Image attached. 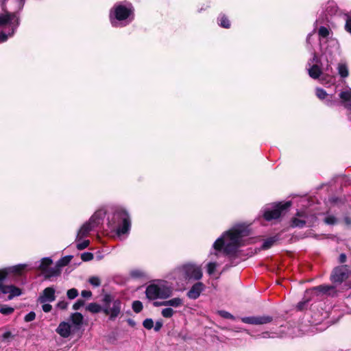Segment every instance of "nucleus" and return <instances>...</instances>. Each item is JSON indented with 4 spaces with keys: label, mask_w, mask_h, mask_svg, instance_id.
Wrapping results in <instances>:
<instances>
[{
    "label": "nucleus",
    "mask_w": 351,
    "mask_h": 351,
    "mask_svg": "<svg viewBox=\"0 0 351 351\" xmlns=\"http://www.w3.org/2000/svg\"><path fill=\"white\" fill-rule=\"evenodd\" d=\"M175 311L171 308H165L162 310L161 315L165 318H171L174 315Z\"/></svg>",
    "instance_id": "obj_28"
},
{
    "label": "nucleus",
    "mask_w": 351,
    "mask_h": 351,
    "mask_svg": "<svg viewBox=\"0 0 351 351\" xmlns=\"http://www.w3.org/2000/svg\"><path fill=\"white\" fill-rule=\"evenodd\" d=\"M143 326L148 330L152 329L154 327V322L151 318L145 319L143 322Z\"/></svg>",
    "instance_id": "obj_37"
},
{
    "label": "nucleus",
    "mask_w": 351,
    "mask_h": 351,
    "mask_svg": "<svg viewBox=\"0 0 351 351\" xmlns=\"http://www.w3.org/2000/svg\"><path fill=\"white\" fill-rule=\"evenodd\" d=\"M56 290L53 287L45 288L38 298L40 303L51 302L56 300Z\"/></svg>",
    "instance_id": "obj_13"
},
{
    "label": "nucleus",
    "mask_w": 351,
    "mask_h": 351,
    "mask_svg": "<svg viewBox=\"0 0 351 351\" xmlns=\"http://www.w3.org/2000/svg\"><path fill=\"white\" fill-rule=\"evenodd\" d=\"M324 221L327 224L333 225L337 223V219L332 215H328L325 218Z\"/></svg>",
    "instance_id": "obj_39"
},
{
    "label": "nucleus",
    "mask_w": 351,
    "mask_h": 351,
    "mask_svg": "<svg viewBox=\"0 0 351 351\" xmlns=\"http://www.w3.org/2000/svg\"><path fill=\"white\" fill-rule=\"evenodd\" d=\"M278 236L269 237L264 241L262 245V249L267 250L274 245V243L278 240Z\"/></svg>",
    "instance_id": "obj_24"
},
{
    "label": "nucleus",
    "mask_w": 351,
    "mask_h": 351,
    "mask_svg": "<svg viewBox=\"0 0 351 351\" xmlns=\"http://www.w3.org/2000/svg\"><path fill=\"white\" fill-rule=\"evenodd\" d=\"M204 289V285L201 282H197L191 287L187 292L186 295L189 299L196 300L199 297Z\"/></svg>",
    "instance_id": "obj_16"
},
{
    "label": "nucleus",
    "mask_w": 351,
    "mask_h": 351,
    "mask_svg": "<svg viewBox=\"0 0 351 351\" xmlns=\"http://www.w3.org/2000/svg\"><path fill=\"white\" fill-rule=\"evenodd\" d=\"M42 304H43L42 309L44 312L49 313L51 311L52 306L51 304H46V303H42Z\"/></svg>",
    "instance_id": "obj_45"
},
{
    "label": "nucleus",
    "mask_w": 351,
    "mask_h": 351,
    "mask_svg": "<svg viewBox=\"0 0 351 351\" xmlns=\"http://www.w3.org/2000/svg\"><path fill=\"white\" fill-rule=\"evenodd\" d=\"M316 96L321 100H324V102L328 106H332L334 104L332 100V95H328L324 89L317 88L315 90Z\"/></svg>",
    "instance_id": "obj_20"
},
{
    "label": "nucleus",
    "mask_w": 351,
    "mask_h": 351,
    "mask_svg": "<svg viewBox=\"0 0 351 351\" xmlns=\"http://www.w3.org/2000/svg\"><path fill=\"white\" fill-rule=\"evenodd\" d=\"M344 220L346 223L348 225L351 224V219H350L349 217H345Z\"/></svg>",
    "instance_id": "obj_54"
},
{
    "label": "nucleus",
    "mask_w": 351,
    "mask_h": 351,
    "mask_svg": "<svg viewBox=\"0 0 351 351\" xmlns=\"http://www.w3.org/2000/svg\"><path fill=\"white\" fill-rule=\"evenodd\" d=\"M311 36H312V34H309L308 35L307 38H306V41H307L308 43H309V42H310V38H311Z\"/></svg>",
    "instance_id": "obj_56"
},
{
    "label": "nucleus",
    "mask_w": 351,
    "mask_h": 351,
    "mask_svg": "<svg viewBox=\"0 0 351 351\" xmlns=\"http://www.w3.org/2000/svg\"><path fill=\"white\" fill-rule=\"evenodd\" d=\"M66 295L70 300H73L78 295V291L75 288L69 289L67 291Z\"/></svg>",
    "instance_id": "obj_34"
},
{
    "label": "nucleus",
    "mask_w": 351,
    "mask_h": 351,
    "mask_svg": "<svg viewBox=\"0 0 351 351\" xmlns=\"http://www.w3.org/2000/svg\"><path fill=\"white\" fill-rule=\"evenodd\" d=\"M241 321L245 324L254 325L255 316L242 317Z\"/></svg>",
    "instance_id": "obj_40"
},
{
    "label": "nucleus",
    "mask_w": 351,
    "mask_h": 351,
    "mask_svg": "<svg viewBox=\"0 0 351 351\" xmlns=\"http://www.w3.org/2000/svg\"><path fill=\"white\" fill-rule=\"evenodd\" d=\"M219 314L224 318L226 319H234V316L230 314V313L225 311H221L219 312Z\"/></svg>",
    "instance_id": "obj_44"
},
{
    "label": "nucleus",
    "mask_w": 351,
    "mask_h": 351,
    "mask_svg": "<svg viewBox=\"0 0 351 351\" xmlns=\"http://www.w3.org/2000/svg\"><path fill=\"white\" fill-rule=\"evenodd\" d=\"M134 10L130 3H117L111 8L109 14L113 27H123L130 23L134 18Z\"/></svg>",
    "instance_id": "obj_4"
},
{
    "label": "nucleus",
    "mask_w": 351,
    "mask_h": 351,
    "mask_svg": "<svg viewBox=\"0 0 351 351\" xmlns=\"http://www.w3.org/2000/svg\"><path fill=\"white\" fill-rule=\"evenodd\" d=\"M163 302H154V305L155 306H164V304H162Z\"/></svg>",
    "instance_id": "obj_53"
},
{
    "label": "nucleus",
    "mask_w": 351,
    "mask_h": 351,
    "mask_svg": "<svg viewBox=\"0 0 351 351\" xmlns=\"http://www.w3.org/2000/svg\"><path fill=\"white\" fill-rule=\"evenodd\" d=\"M339 97L343 106L351 110V88H348L341 92Z\"/></svg>",
    "instance_id": "obj_19"
},
{
    "label": "nucleus",
    "mask_w": 351,
    "mask_h": 351,
    "mask_svg": "<svg viewBox=\"0 0 351 351\" xmlns=\"http://www.w3.org/2000/svg\"><path fill=\"white\" fill-rule=\"evenodd\" d=\"M301 306H302V304H301V303H300V304H298V308H299V309H301V308H302Z\"/></svg>",
    "instance_id": "obj_60"
},
{
    "label": "nucleus",
    "mask_w": 351,
    "mask_h": 351,
    "mask_svg": "<svg viewBox=\"0 0 351 351\" xmlns=\"http://www.w3.org/2000/svg\"><path fill=\"white\" fill-rule=\"evenodd\" d=\"M132 309L135 313H140L143 309V304L139 300H136L132 302Z\"/></svg>",
    "instance_id": "obj_30"
},
{
    "label": "nucleus",
    "mask_w": 351,
    "mask_h": 351,
    "mask_svg": "<svg viewBox=\"0 0 351 351\" xmlns=\"http://www.w3.org/2000/svg\"><path fill=\"white\" fill-rule=\"evenodd\" d=\"M89 245V241L88 240H84L82 242L78 243L77 244V248L79 250H82L85 248H86Z\"/></svg>",
    "instance_id": "obj_41"
},
{
    "label": "nucleus",
    "mask_w": 351,
    "mask_h": 351,
    "mask_svg": "<svg viewBox=\"0 0 351 351\" xmlns=\"http://www.w3.org/2000/svg\"><path fill=\"white\" fill-rule=\"evenodd\" d=\"M290 206V202L267 205L262 210L263 217L267 221L278 219L286 213Z\"/></svg>",
    "instance_id": "obj_9"
},
{
    "label": "nucleus",
    "mask_w": 351,
    "mask_h": 351,
    "mask_svg": "<svg viewBox=\"0 0 351 351\" xmlns=\"http://www.w3.org/2000/svg\"><path fill=\"white\" fill-rule=\"evenodd\" d=\"M162 325L163 323L162 321H157L153 328H154L155 331H159L162 327Z\"/></svg>",
    "instance_id": "obj_48"
},
{
    "label": "nucleus",
    "mask_w": 351,
    "mask_h": 351,
    "mask_svg": "<svg viewBox=\"0 0 351 351\" xmlns=\"http://www.w3.org/2000/svg\"><path fill=\"white\" fill-rule=\"evenodd\" d=\"M339 54V45L337 40H330L326 47L322 44V55L319 58L316 54L309 59L306 64V70L313 79H318L322 72L332 69L331 65Z\"/></svg>",
    "instance_id": "obj_1"
},
{
    "label": "nucleus",
    "mask_w": 351,
    "mask_h": 351,
    "mask_svg": "<svg viewBox=\"0 0 351 351\" xmlns=\"http://www.w3.org/2000/svg\"><path fill=\"white\" fill-rule=\"evenodd\" d=\"M51 264L52 260L50 258H43L40 260L37 268L45 274L47 278L56 276L59 274L60 271L56 268H49Z\"/></svg>",
    "instance_id": "obj_11"
},
{
    "label": "nucleus",
    "mask_w": 351,
    "mask_h": 351,
    "mask_svg": "<svg viewBox=\"0 0 351 351\" xmlns=\"http://www.w3.org/2000/svg\"><path fill=\"white\" fill-rule=\"evenodd\" d=\"M321 81H322V83L324 84V79L323 78L321 79Z\"/></svg>",
    "instance_id": "obj_62"
},
{
    "label": "nucleus",
    "mask_w": 351,
    "mask_h": 351,
    "mask_svg": "<svg viewBox=\"0 0 351 351\" xmlns=\"http://www.w3.org/2000/svg\"><path fill=\"white\" fill-rule=\"evenodd\" d=\"M14 311V308L12 307L8 306L7 305H3L0 307V313L3 315H10Z\"/></svg>",
    "instance_id": "obj_33"
},
{
    "label": "nucleus",
    "mask_w": 351,
    "mask_h": 351,
    "mask_svg": "<svg viewBox=\"0 0 351 351\" xmlns=\"http://www.w3.org/2000/svg\"><path fill=\"white\" fill-rule=\"evenodd\" d=\"M114 223L117 224V234L119 237L128 234L130 230L131 221L129 213L122 208H117L113 215Z\"/></svg>",
    "instance_id": "obj_8"
},
{
    "label": "nucleus",
    "mask_w": 351,
    "mask_h": 351,
    "mask_svg": "<svg viewBox=\"0 0 351 351\" xmlns=\"http://www.w3.org/2000/svg\"><path fill=\"white\" fill-rule=\"evenodd\" d=\"M184 301L179 297L173 298L168 300L163 301L162 304L165 306H172L174 308H178L183 305Z\"/></svg>",
    "instance_id": "obj_21"
},
{
    "label": "nucleus",
    "mask_w": 351,
    "mask_h": 351,
    "mask_svg": "<svg viewBox=\"0 0 351 351\" xmlns=\"http://www.w3.org/2000/svg\"><path fill=\"white\" fill-rule=\"evenodd\" d=\"M12 337V333L10 331H7L2 335L1 338L3 340H7Z\"/></svg>",
    "instance_id": "obj_49"
},
{
    "label": "nucleus",
    "mask_w": 351,
    "mask_h": 351,
    "mask_svg": "<svg viewBox=\"0 0 351 351\" xmlns=\"http://www.w3.org/2000/svg\"><path fill=\"white\" fill-rule=\"evenodd\" d=\"M348 277V268L347 265H341L336 267L332 274L331 280L333 282L341 283Z\"/></svg>",
    "instance_id": "obj_12"
},
{
    "label": "nucleus",
    "mask_w": 351,
    "mask_h": 351,
    "mask_svg": "<svg viewBox=\"0 0 351 351\" xmlns=\"http://www.w3.org/2000/svg\"><path fill=\"white\" fill-rule=\"evenodd\" d=\"M339 261L340 263H344L346 261V256L345 254H341L339 256Z\"/></svg>",
    "instance_id": "obj_52"
},
{
    "label": "nucleus",
    "mask_w": 351,
    "mask_h": 351,
    "mask_svg": "<svg viewBox=\"0 0 351 351\" xmlns=\"http://www.w3.org/2000/svg\"><path fill=\"white\" fill-rule=\"evenodd\" d=\"M27 267V265L25 264H19V265H15L13 267H12V271L14 272V273H16V274H20L21 272V271H23V269H25Z\"/></svg>",
    "instance_id": "obj_36"
},
{
    "label": "nucleus",
    "mask_w": 351,
    "mask_h": 351,
    "mask_svg": "<svg viewBox=\"0 0 351 351\" xmlns=\"http://www.w3.org/2000/svg\"><path fill=\"white\" fill-rule=\"evenodd\" d=\"M102 308H103V306H101V305H99L95 302L90 303L86 306V310L93 313H98L102 311Z\"/></svg>",
    "instance_id": "obj_25"
},
{
    "label": "nucleus",
    "mask_w": 351,
    "mask_h": 351,
    "mask_svg": "<svg viewBox=\"0 0 351 351\" xmlns=\"http://www.w3.org/2000/svg\"><path fill=\"white\" fill-rule=\"evenodd\" d=\"M35 317H36L35 313L33 311H31L25 316L24 319L25 322H29L33 321L35 319Z\"/></svg>",
    "instance_id": "obj_42"
},
{
    "label": "nucleus",
    "mask_w": 351,
    "mask_h": 351,
    "mask_svg": "<svg viewBox=\"0 0 351 351\" xmlns=\"http://www.w3.org/2000/svg\"><path fill=\"white\" fill-rule=\"evenodd\" d=\"M219 24L220 26L224 28H229L230 23L229 20L224 15H221L219 19Z\"/></svg>",
    "instance_id": "obj_27"
},
{
    "label": "nucleus",
    "mask_w": 351,
    "mask_h": 351,
    "mask_svg": "<svg viewBox=\"0 0 351 351\" xmlns=\"http://www.w3.org/2000/svg\"><path fill=\"white\" fill-rule=\"evenodd\" d=\"M306 223V221L303 219H300L298 218H293L292 220V226L293 227H303Z\"/></svg>",
    "instance_id": "obj_31"
},
{
    "label": "nucleus",
    "mask_w": 351,
    "mask_h": 351,
    "mask_svg": "<svg viewBox=\"0 0 351 351\" xmlns=\"http://www.w3.org/2000/svg\"><path fill=\"white\" fill-rule=\"evenodd\" d=\"M71 321L72 322L79 326H80L82 324V322H83V316L81 313H73L71 316Z\"/></svg>",
    "instance_id": "obj_26"
},
{
    "label": "nucleus",
    "mask_w": 351,
    "mask_h": 351,
    "mask_svg": "<svg viewBox=\"0 0 351 351\" xmlns=\"http://www.w3.org/2000/svg\"><path fill=\"white\" fill-rule=\"evenodd\" d=\"M248 231L243 225H237L225 232L213 245L215 252L210 256H218L221 252L228 256L235 254L238 248L242 245V238L247 236Z\"/></svg>",
    "instance_id": "obj_2"
},
{
    "label": "nucleus",
    "mask_w": 351,
    "mask_h": 351,
    "mask_svg": "<svg viewBox=\"0 0 351 351\" xmlns=\"http://www.w3.org/2000/svg\"><path fill=\"white\" fill-rule=\"evenodd\" d=\"M203 273L200 265L195 263H186L176 267L170 274L169 279L175 280H199Z\"/></svg>",
    "instance_id": "obj_5"
},
{
    "label": "nucleus",
    "mask_w": 351,
    "mask_h": 351,
    "mask_svg": "<svg viewBox=\"0 0 351 351\" xmlns=\"http://www.w3.org/2000/svg\"><path fill=\"white\" fill-rule=\"evenodd\" d=\"M68 303L65 301H60L58 302L57 307L60 309H66L67 308Z\"/></svg>",
    "instance_id": "obj_46"
},
{
    "label": "nucleus",
    "mask_w": 351,
    "mask_h": 351,
    "mask_svg": "<svg viewBox=\"0 0 351 351\" xmlns=\"http://www.w3.org/2000/svg\"><path fill=\"white\" fill-rule=\"evenodd\" d=\"M310 291L314 292L317 295H335L336 294L335 287L332 285H326L315 287L312 289H311Z\"/></svg>",
    "instance_id": "obj_14"
},
{
    "label": "nucleus",
    "mask_w": 351,
    "mask_h": 351,
    "mask_svg": "<svg viewBox=\"0 0 351 351\" xmlns=\"http://www.w3.org/2000/svg\"><path fill=\"white\" fill-rule=\"evenodd\" d=\"M274 337V336L269 335L268 332L263 333V337H264V338H266V337Z\"/></svg>",
    "instance_id": "obj_55"
},
{
    "label": "nucleus",
    "mask_w": 351,
    "mask_h": 351,
    "mask_svg": "<svg viewBox=\"0 0 351 351\" xmlns=\"http://www.w3.org/2000/svg\"><path fill=\"white\" fill-rule=\"evenodd\" d=\"M128 322H129L130 324L134 325V322L132 320L129 319Z\"/></svg>",
    "instance_id": "obj_58"
},
{
    "label": "nucleus",
    "mask_w": 351,
    "mask_h": 351,
    "mask_svg": "<svg viewBox=\"0 0 351 351\" xmlns=\"http://www.w3.org/2000/svg\"><path fill=\"white\" fill-rule=\"evenodd\" d=\"M329 4H331V6H332V7H333V5H334V3H333V2L329 3ZM334 9H335V11H336V8H335V6H334Z\"/></svg>",
    "instance_id": "obj_59"
},
{
    "label": "nucleus",
    "mask_w": 351,
    "mask_h": 351,
    "mask_svg": "<svg viewBox=\"0 0 351 351\" xmlns=\"http://www.w3.org/2000/svg\"><path fill=\"white\" fill-rule=\"evenodd\" d=\"M93 254L90 252H84L81 255V258L84 261H89L93 258Z\"/></svg>",
    "instance_id": "obj_38"
},
{
    "label": "nucleus",
    "mask_w": 351,
    "mask_h": 351,
    "mask_svg": "<svg viewBox=\"0 0 351 351\" xmlns=\"http://www.w3.org/2000/svg\"><path fill=\"white\" fill-rule=\"evenodd\" d=\"M218 264L215 262H209L206 265L207 272L209 275L214 274Z\"/></svg>",
    "instance_id": "obj_29"
},
{
    "label": "nucleus",
    "mask_w": 351,
    "mask_h": 351,
    "mask_svg": "<svg viewBox=\"0 0 351 351\" xmlns=\"http://www.w3.org/2000/svg\"><path fill=\"white\" fill-rule=\"evenodd\" d=\"M172 293V287L162 281L152 283L145 289V295L149 300H165L170 298Z\"/></svg>",
    "instance_id": "obj_6"
},
{
    "label": "nucleus",
    "mask_w": 351,
    "mask_h": 351,
    "mask_svg": "<svg viewBox=\"0 0 351 351\" xmlns=\"http://www.w3.org/2000/svg\"><path fill=\"white\" fill-rule=\"evenodd\" d=\"M330 34V30L324 26H322L318 29V35L319 37V41H320V47H322V44L324 45V48L326 47L328 41L330 40H335L334 38H329V36Z\"/></svg>",
    "instance_id": "obj_17"
},
{
    "label": "nucleus",
    "mask_w": 351,
    "mask_h": 351,
    "mask_svg": "<svg viewBox=\"0 0 351 351\" xmlns=\"http://www.w3.org/2000/svg\"><path fill=\"white\" fill-rule=\"evenodd\" d=\"M7 293H9L8 298L10 300L14 297L19 296L21 294V291L14 285H4L0 283V294Z\"/></svg>",
    "instance_id": "obj_15"
},
{
    "label": "nucleus",
    "mask_w": 351,
    "mask_h": 351,
    "mask_svg": "<svg viewBox=\"0 0 351 351\" xmlns=\"http://www.w3.org/2000/svg\"><path fill=\"white\" fill-rule=\"evenodd\" d=\"M272 321V317L268 315L255 316L254 325L266 324Z\"/></svg>",
    "instance_id": "obj_22"
},
{
    "label": "nucleus",
    "mask_w": 351,
    "mask_h": 351,
    "mask_svg": "<svg viewBox=\"0 0 351 351\" xmlns=\"http://www.w3.org/2000/svg\"><path fill=\"white\" fill-rule=\"evenodd\" d=\"M81 295L84 298H90L92 295V293L90 291L84 290L82 291Z\"/></svg>",
    "instance_id": "obj_50"
},
{
    "label": "nucleus",
    "mask_w": 351,
    "mask_h": 351,
    "mask_svg": "<svg viewBox=\"0 0 351 351\" xmlns=\"http://www.w3.org/2000/svg\"><path fill=\"white\" fill-rule=\"evenodd\" d=\"M134 275H135V276H140L138 274H134Z\"/></svg>",
    "instance_id": "obj_61"
},
{
    "label": "nucleus",
    "mask_w": 351,
    "mask_h": 351,
    "mask_svg": "<svg viewBox=\"0 0 351 351\" xmlns=\"http://www.w3.org/2000/svg\"><path fill=\"white\" fill-rule=\"evenodd\" d=\"M88 282L93 287H97L101 285L100 279L97 276H92L89 278Z\"/></svg>",
    "instance_id": "obj_35"
},
{
    "label": "nucleus",
    "mask_w": 351,
    "mask_h": 351,
    "mask_svg": "<svg viewBox=\"0 0 351 351\" xmlns=\"http://www.w3.org/2000/svg\"><path fill=\"white\" fill-rule=\"evenodd\" d=\"M102 312L108 315L110 320H114L121 313L122 302L118 298H114L110 294H106L103 298Z\"/></svg>",
    "instance_id": "obj_7"
},
{
    "label": "nucleus",
    "mask_w": 351,
    "mask_h": 351,
    "mask_svg": "<svg viewBox=\"0 0 351 351\" xmlns=\"http://www.w3.org/2000/svg\"><path fill=\"white\" fill-rule=\"evenodd\" d=\"M71 326L69 323L62 322L56 328V332L63 338H67L71 335Z\"/></svg>",
    "instance_id": "obj_18"
},
{
    "label": "nucleus",
    "mask_w": 351,
    "mask_h": 351,
    "mask_svg": "<svg viewBox=\"0 0 351 351\" xmlns=\"http://www.w3.org/2000/svg\"><path fill=\"white\" fill-rule=\"evenodd\" d=\"M346 29L348 32L351 34V16L348 17L346 23Z\"/></svg>",
    "instance_id": "obj_47"
},
{
    "label": "nucleus",
    "mask_w": 351,
    "mask_h": 351,
    "mask_svg": "<svg viewBox=\"0 0 351 351\" xmlns=\"http://www.w3.org/2000/svg\"><path fill=\"white\" fill-rule=\"evenodd\" d=\"M0 3L5 12L0 14V27L3 28L0 32V43H3L13 36L19 27L20 20L18 12L22 10L24 3L23 0H7L8 5L2 0Z\"/></svg>",
    "instance_id": "obj_3"
},
{
    "label": "nucleus",
    "mask_w": 351,
    "mask_h": 351,
    "mask_svg": "<svg viewBox=\"0 0 351 351\" xmlns=\"http://www.w3.org/2000/svg\"><path fill=\"white\" fill-rule=\"evenodd\" d=\"M7 273L5 271H0V283L6 278Z\"/></svg>",
    "instance_id": "obj_51"
},
{
    "label": "nucleus",
    "mask_w": 351,
    "mask_h": 351,
    "mask_svg": "<svg viewBox=\"0 0 351 351\" xmlns=\"http://www.w3.org/2000/svg\"><path fill=\"white\" fill-rule=\"evenodd\" d=\"M338 73L341 77H347L349 75V70L346 63H339L337 66Z\"/></svg>",
    "instance_id": "obj_23"
},
{
    "label": "nucleus",
    "mask_w": 351,
    "mask_h": 351,
    "mask_svg": "<svg viewBox=\"0 0 351 351\" xmlns=\"http://www.w3.org/2000/svg\"><path fill=\"white\" fill-rule=\"evenodd\" d=\"M104 214L101 212L95 213L88 220L84 223L78 230L76 240L80 241L83 237H86L88 233L96 226H97L103 219Z\"/></svg>",
    "instance_id": "obj_10"
},
{
    "label": "nucleus",
    "mask_w": 351,
    "mask_h": 351,
    "mask_svg": "<svg viewBox=\"0 0 351 351\" xmlns=\"http://www.w3.org/2000/svg\"><path fill=\"white\" fill-rule=\"evenodd\" d=\"M72 258L71 256H67L62 258L60 259L58 262V265L60 267H63L69 264V263L71 261Z\"/></svg>",
    "instance_id": "obj_32"
},
{
    "label": "nucleus",
    "mask_w": 351,
    "mask_h": 351,
    "mask_svg": "<svg viewBox=\"0 0 351 351\" xmlns=\"http://www.w3.org/2000/svg\"><path fill=\"white\" fill-rule=\"evenodd\" d=\"M84 305V301L83 300H78L73 305V308L74 310H78Z\"/></svg>",
    "instance_id": "obj_43"
},
{
    "label": "nucleus",
    "mask_w": 351,
    "mask_h": 351,
    "mask_svg": "<svg viewBox=\"0 0 351 351\" xmlns=\"http://www.w3.org/2000/svg\"><path fill=\"white\" fill-rule=\"evenodd\" d=\"M297 215H298V216H299V217H304V216L303 213H298V214H297Z\"/></svg>",
    "instance_id": "obj_57"
}]
</instances>
